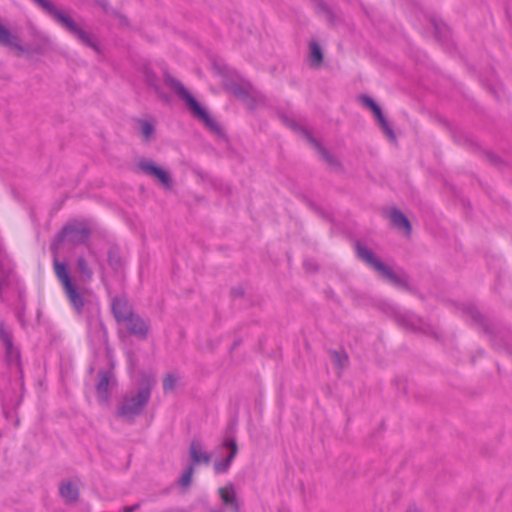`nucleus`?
<instances>
[{
    "mask_svg": "<svg viewBox=\"0 0 512 512\" xmlns=\"http://www.w3.org/2000/svg\"><path fill=\"white\" fill-rule=\"evenodd\" d=\"M154 384L155 380L147 377L136 392L127 393L118 406L117 415L128 421H133L148 404Z\"/></svg>",
    "mask_w": 512,
    "mask_h": 512,
    "instance_id": "obj_1",
    "label": "nucleus"
},
{
    "mask_svg": "<svg viewBox=\"0 0 512 512\" xmlns=\"http://www.w3.org/2000/svg\"><path fill=\"white\" fill-rule=\"evenodd\" d=\"M34 1L57 23L74 35L81 43L97 52L99 51V47L94 36L79 26L68 14L57 9L49 0Z\"/></svg>",
    "mask_w": 512,
    "mask_h": 512,
    "instance_id": "obj_2",
    "label": "nucleus"
},
{
    "mask_svg": "<svg viewBox=\"0 0 512 512\" xmlns=\"http://www.w3.org/2000/svg\"><path fill=\"white\" fill-rule=\"evenodd\" d=\"M164 81L166 85L173 90L182 101L185 102L191 113L201 120L206 127L214 132L220 131L219 125L209 116L207 111L200 106L197 100L189 93L179 80L175 79L170 74L165 73Z\"/></svg>",
    "mask_w": 512,
    "mask_h": 512,
    "instance_id": "obj_3",
    "label": "nucleus"
},
{
    "mask_svg": "<svg viewBox=\"0 0 512 512\" xmlns=\"http://www.w3.org/2000/svg\"><path fill=\"white\" fill-rule=\"evenodd\" d=\"M355 247L358 258L378 272L382 278L397 287L409 290L406 279L382 263L368 247L359 241L356 242Z\"/></svg>",
    "mask_w": 512,
    "mask_h": 512,
    "instance_id": "obj_4",
    "label": "nucleus"
},
{
    "mask_svg": "<svg viewBox=\"0 0 512 512\" xmlns=\"http://www.w3.org/2000/svg\"><path fill=\"white\" fill-rule=\"evenodd\" d=\"M53 266L55 275L62 284L67 298L69 299L74 309L80 313L84 307L83 295L73 283L67 270L66 264L59 262L57 259H54Z\"/></svg>",
    "mask_w": 512,
    "mask_h": 512,
    "instance_id": "obj_5",
    "label": "nucleus"
},
{
    "mask_svg": "<svg viewBox=\"0 0 512 512\" xmlns=\"http://www.w3.org/2000/svg\"><path fill=\"white\" fill-rule=\"evenodd\" d=\"M91 230L86 222L72 221L63 227L60 240L72 245L85 244L90 237Z\"/></svg>",
    "mask_w": 512,
    "mask_h": 512,
    "instance_id": "obj_6",
    "label": "nucleus"
},
{
    "mask_svg": "<svg viewBox=\"0 0 512 512\" xmlns=\"http://www.w3.org/2000/svg\"><path fill=\"white\" fill-rule=\"evenodd\" d=\"M138 168L145 175L158 181L165 189L172 188L173 180L169 172L157 166L152 160L140 159L138 161Z\"/></svg>",
    "mask_w": 512,
    "mask_h": 512,
    "instance_id": "obj_7",
    "label": "nucleus"
},
{
    "mask_svg": "<svg viewBox=\"0 0 512 512\" xmlns=\"http://www.w3.org/2000/svg\"><path fill=\"white\" fill-rule=\"evenodd\" d=\"M129 334L139 339H146L150 329L148 320L143 319L140 315L133 313L126 321L122 323Z\"/></svg>",
    "mask_w": 512,
    "mask_h": 512,
    "instance_id": "obj_8",
    "label": "nucleus"
},
{
    "mask_svg": "<svg viewBox=\"0 0 512 512\" xmlns=\"http://www.w3.org/2000/svg\"><path fill=\"white\" fill-rule=\"evenodd\" d=\"M0 342L5 348L6 357L10 363H15L19 368V352L13 345V335L9 328L3 323L0 324Z\"/></svg>",
    "mask_w": 512,
    "mask_h": 512,
    "instance_id": "obj_9",
    "label": "nucleus"
},
{
    "mask_svg": "<svg viewBox=\"0 0 512 512\" xmlns=\"http://www.w3.org/2000/svg\"><path fill=\"white\" fill-rule=\"evenodd\" d=\"M361 100H362V103L373 112L377 122L379 123L381 129L387 135V137L390 140H395L394 131L391 128L388 121L386 120V118L384 117L382 110L378 106V104L375 103V101L372 98H370L369 96H362Z\"/></svg>",
    "mask_w": 512,
    "mask_h": 512,
    "instance_id": "obj_10",
    "label": "nucleus"
},
{
    "mask_svg": "<svg viewBox=\"0 0 512 512\" xmlns=\"http://www.w3.org/2000/svg\"><path fill=\"white\" fill-rule=\"evenodd\" d=\"M0 46L7 47L16 51L18 56L25 53L19 35L0 23Z\"/></svg>",
    "mask_w": 512,
    "mask_h": 512,
    "instance_id": "obj_11",
    "label": "nucleus"
},
{
    "mask_svg": "<svg viewBox=\"0 0 512 512\" xmlns=\"http://www.w3.org/2000/svg\"><path fill=\"white\" fill-rule=\"evenodd\" d=\"M111 310L117 323L121 324L134 313L130 302L124 297H115L112 300Z\"/></svg>",
    "mask_w": 512,
    "mask_h": 512,
    "instance_id": "obj_12",
    "label": "nucleus"
},
{
    "mask_svg": "<svg viewBox=\"0 0 512 512\" xmlns=\"http://www.w3.org/2000/svg\"><path fill=\"white\" fill-rule=\"evenodd\" d=\"M300 131L302 132V134L304 135V137L306 138V140L308 141V143L313 147L315 148L319 155L321 156V158L330 166L334 167V168H339L341 165H340V162L338 161V159L330 154L322 145L321 143L315 139L311 133L304 129V128H300Z\"/></svg>",
    "mask_w": 512,
    "mask_h": 512,
    "instance_id": "obj_13",
    "label": "nucleus"
},
{
    "mask_svg": "<svg viewBox=\"0 0 512 512\" xmlns=\"http://www.w3.org/2000/svg\"><path fill=\"white\" fill-rule=\"evenodd\" d=\"M189 456L190 465H193V467L201 463L208 465L211 461V455L204 450L202 443L197 439H193L190 443Z\"/></svg>",
    "mask_w": 512,
    "mask_h": 512,
    "instance_id": "obj_14",
    "label": "nucleus"
},
{
    "mask_svg": "<svg viewBox=\"0 0 512 512\" xmlns=\"http://www.w3.org/2000/svg\"><path fill=\"white\" fill-rule=\"evenodd\" d=\"M98 383L96 385L97 397L101 403H107L109 399V385L113 380L110 371L101 370L98 372Z\"/></svg>",
    "mask_w": 512,
    "mask_h": 512,
    "instance_id": "obj_15",
    "label": "nucleus"
},
{
    "mask_svg": "<svg viewBox=\"0 0 512 512\" xmlns=\"http://www.w3.org/2000/svg\"><path fill=\"white\" fill-rule=\"evenodd\" d=\"M218 493L226 506H230L234 512H240V503L232 484L219 488Z\"/></svg>",
    "mask_w": 512,
    "mask_h": 512,
    "instance_id": "obj_16",
    "label": "nucleus"
},
{
    "mask_svg": "<svg viewBox=\"0 0 512 512\" xmlns=\"http://www.w3.org/2000/svg\"><path fill=\"white\" fill-rule=\"evenodd\" d=\"M389 218L396 228L403 230L406 235H410L412 231L411 224L408 218L400 210L392 209L390 211Z\"/></svg>",
    "mask_w": 512,
    "mask_h": 512,
    "instance_id": "obj_17",
    "label": "nucleus"
},
{
    "mask_svg": "<svg viewBox=\"0 0 512 512\" xmlns=\"http://www.w3.org/2000/svg\"><path fill=\"white\" fill-rule=\"evenodd\" d=\"M59 492L66 503H75L78 500L79 490L76 485L71 482H63L60 485Z\"/></svg>",
    "mask_w": 512,
    "mask_h": 512,
    "instance_id": "obj_18",
    "label": "nucleus"
},
{
    "mask_svg": "<svg viewBox=\"0 0 512 512\" xmlns=\"http://www.w3.org/2000/svg\"><path fill=\"white\" fill-rule=\"evenodd\" d=\"M76 265L80 280L85 283L91 281L93 277V270L83 256L77 258Z\"/></svg>",
    "mask_w": 512,
    "mask_h": 512,
    "instance_id": "obj_19",
    "label": "nucleus"
},
{
    "mask_svg": "<svg viewBox=\"0 0 512 512\" xmlns=\"http://www.w3.org/2000/svg\"><path fill=\"white\" fill-rule=\"evenodd\" d=\"M309 58L312 67H320L323 62V52L316 41L309 43Z\"/></svg>",
    "mask_w": 512,
    "mask_h": 512,
    "instance_id": "obj_20",
    "label": "nucleus"
},
{
    "mask_svg": "<svg viewBox=\"0 0 512 512\" xmlns=\"http://www.w3.org/2000/svg\"><path fill=\"white\" fill-rule=\"evenodd\" d=\"M316 11L318 14L325 17V19L329 23H331V24L335 23V21L337 19L336 13L323 0L316 1Z\"/></svg>",
    "mask_w": 512,
    "mask_h": 512,
    "instance_id": "obj_21",
    "label": "nucleus"
},
{
    "mask_svg": "<svg viewBox=\"0 0 512 512\" xmlns=\"http://www.w3.org/2000/svg\"><path fill=\"white\" fill-rule=\"evenodd\" d=\"M145 81L151 88L154 89L155 93L158 95L159 98H161L164 101H168L167 95L162 92L159 86V81L153 72H145Z\"/></svg>",
    "mask_w": 512,
    "mask_h": 512,
    "instance_id": "obj_22",
    "label": "nucleus"
},
{
    "mask_svg": "<svg viewBox=\"0 0 512 512\" xmlns=\"http://www.w3.org/2000/svg\"><path fill=\"white\" fill-rule=\"evenodd\" d=\"M193 474H194V467H193V465H189L182 472L180 478L178 479L179 486L187 489L191 485V483H192Z\"/></svg>",
    "mask_w": 512,
    "mask_h": 512,
    "instance_id": "obj_23",
    "label": "nucleus"
},
{
    "mask_svg": "<svg viewBox=\"0 0 512 512\" xmlns=\"http://www.w3.org/2000/svg\"><path fill=\"white\" fill-rule=\"evenodd\" d=\"M232 90L237 97L241 98L244 101L248 102L250 98H256L254 91L250 87L234 86Z\"/></svg>",
    "mask_w": 512,
    "mask_h": 512,
    "instance_id": "obj_24",
    "label": "nucleus"
},
{
    "mask_svg": "<svg viewBox=\"0 0 512 512\" xmlns=\"http://www.w3.org/2000/svg\"><path fill=\"white\" fill-rule=\"evenodd\" d=\"M332 362L340 369H343L348 364V356L345 352L331 351Z\"/></svg>",
    "mask_w": 512,
    "mask_h": 512,
    "instance_id": "obj_25",
    "label": "nucleus"
},
{
    "mask_svg": "<svg viewBox=\"0 0 512 512\" xmlns=\"http://www.w3.org/2000/svg\"><path fill=\"white\" fill-rule=\"evenodd\" d=\"M138 123L140 126V132H141L143 138L145 140H149L155 132L154 125L151 122L146 121V120H139Z\"/></svg>",
    "mask_w": 512,
    "mask_h": 512,
    "instance_id": "obj_26",
    "label": "nucleus"
},
{
    "mask_svg": "<svg viewBox=\"0 0 512 512\" xmlns=\"http://www.w3.org/2000/svg\"><path fill=\"white\" fill-rule=\"evenodd\" d=\"M108 263L113 269L121 267V257L117 248H110L108 251Z\"/></svg>",
    "mask_w": 512,
    "mask_h": 512,
    "instance_id": "obj_27",
    "label": "nucleus"
},
{
    "mask_svg": "<svg viewBox=\"0 0 512 512\" xmlns=\"http://www.w3.org/2000/svg\"><path fill=\"white\" fill-rule=\"evenodd\" d=\"M224 447H226L229 450V454L226 458L233 461L238 453V446L234 439L228 438L224 441Z\"/></svg>",
    "mask_w": 512,
    "mask_h": 512,
    "instance_id": "obj_28",
    "label": "nucleus"
},
{
    "mask_svg": "<svg viewBox=\"0 0 512 512\" xmlns=\"http://www.w3.org/2000/svg\"><path fill=\"white\" fill-rule=\"evenodd\" d=\"M177 384V378L173 374H168L163 380V389L165 392L173 391Z\"/></svg>",
    "mask_w": 512,
    "mask_h": 512,
    "instance_id": "obj_29",
    "label": "nucleus"
},
{
    "mask_svg": "<svg viewBox=\"0 0 512 512\" xmlns=\"http://www.w3.org/2000/svg\"><path fill=\"white\" fill-rule=\"evenodd\" d=\"M232 461L228 458H225L222 461H217L214 463V470L216 473H225L228 471Z\"/></svg>",
    "mask_w": 512,
    "mask_h": 512,
    "instance_id": "obj_30",
    "label": "nucleus"
},
{
    "mask_svg": "<svg viewBox=\"0 0 512 512\" xmlns=\"http://www.w3.org/2000/svg\"><path fill=\"white\" fill-rule=\"evenodd\" d=\"M399 323L404 326L405 328L409 329H416L415 323L406 315L399 316L398 318Z\"/></svg>",
    "mask_w": 512,
    "mask_h": 512,
    "instance_id": "obj_31",
    "label": "nucleus"
},
{
    "mask_svg": "<svg viewBox=\"0 0 512 512\" xmlns=\"http://www.w3.org/2000/svg\"><path fill=\"white\" fill-rule=\"evenodd\" d=\"M444 30H446L445 26L440 27L438 24H435V33L437 38L440 39V34H444Z\"/></svg>",
    "mask_w": 512,
    "mask_h": 512,
    "instance_id": "obj_32",
    "label": "nucleus"
},
{
    "mask_svg": "<svg viewBox=\"0 0 512 512\" xmlns=\"http://www.w3.org/2000/svg\"><path fill=\"white\" fill-rule=\"evenodd\" d=\"M139 508V504H135L132 506H126L123 508V512H135Z\"/></svg>",
    "mask_w": 512,
    "mask_h": 512,
    "instance_id": "obj_33",
    "label": "nucleus"
},
{
    "mask_svg": "<svg viewBox=\"0 0 512 512\" xmlns=\"http://www.w3.org/2000/svg\"><path fill=\"white\" fill-rule=\"evenodd\" d=\"M119 17V20H120V23L123 24V25H126L127 24V19L126 17L122 16V15H117Z\"/></svg>",
    "mask_w": 512,
    "mask_h": 512,
    "instance_id": "obj_34",
    "label": "nucleus"
},
{
    "mask_svg": "<svg viewBox=\"0 0 512 512\" xmlns=\"http://www.w3.org/2000/svg\"><path fill=\"white\" fill-rule=\"evenodd\" d=\"M407 512H420V511L416 508H410Z\"/></svg>",
    "mask_w": 512,
    "mask_h": 512,
    "instance_id": "obj_35",
    "label": "nucleus"
},
{
    "mask_svg": "<svg viewBox=\"0 0 512 512\" xmlns=\"http://www.w3.org/2000/svg\"><path fill=\"white\" fill-rule=\"evenodd\" d=\"M473 317H474L475 319H478V317H480L479 312H475V314L473 315Z\"/></svg>",
    "mask_w": 512,
    "mask_h": 512,
    "instance_id": "obj_36",
    "label": "nucleus"
},
{
    "mask_svg": "<svg viewBox=\"0 0 512 512\" xmlns=\"http://www.w3.org/2000/svg\"><path fill=\"white\" fill-rule=\"evenodd\" d=\"M0 252H2V253L6 256V258L8 259L7 254H6V253H5V251H3L1 248H0Z\"/></svg>",
    "mask_w": 512,
    "mask_h": 512,
    "instance_id": "obj_37",
    "label": "nucleus"
},
{
    "mask_svg": "<svg viewBox=\"0 0 512 512\" xmlns=\"http://www.w3.org/2000/svg\"><path fill=\"white\" fill-rule=\"evenodd\" d=\"M308 265H309V262H305V266H306L308 269H310Z\"/></svg>",
    "mask_w": 512,
    "mask_h": 512,
    "instance_id": "obj_38",
    "label": "nucleus"
}]
</instances>
